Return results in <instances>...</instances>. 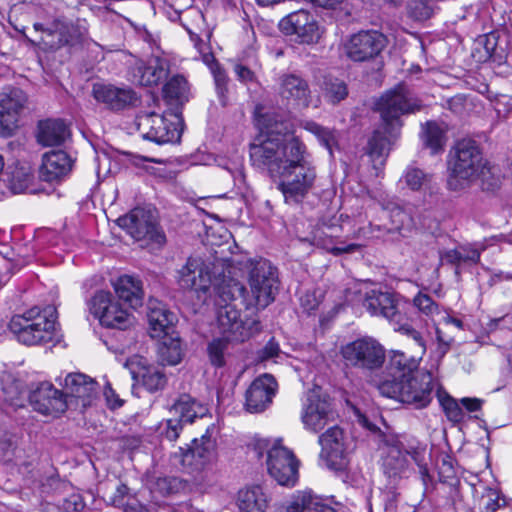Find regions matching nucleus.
<instances>
[{
    "instance_id": "nucleus-46",
    "label": "nucleus",
    "mask_w": 512,
    "mask_h": 512,
    "mask_svg": "<svg viewBox=\"0 0 512 512\" xmlns=\"http://www.w3.org/2000/svg\"><path fill=\"white\" fill-rule=\"evenodd\" d=\"M408 455L410 453H403L397 447H391L385 459V466L390 468L393 474L400 473L408 465Z\"/></svg>"
},
{
    "instance_id": "nucleus-24",
    "label": "nucleus",
    "mask_w": 512,
    "mask_h": 512,
    "mask_svg": "<svg viewBox=\"0 0 512 512\" xmlns=\"http://www.w3.org/2000/svg\"><path fill=\"white\" fill-rule=\"evenodd\" d=\"M168 71V60L160 56H152L147 61L136 60L131 68L132 81L142 86L158 85Z\"/></svg>"
},
{
    "instance_id": "nucleus-35",
    "label": "nucleus",
    "mask_w": 512,
    "mask_h": 512,
    "mask_svg": "<svg viewBox=\"0 0 512 512\" xmlns=\"http://www.w3.org/2000/svg\"><path fill=\"white\" fill-rule=\"evenodd\" d=\"M232 342L236 341L223 335L208 341L206 353L209 363L214 368L226 366L228 359L232 356Z\"/></svg>"
},
{
    "instance_id": "nucleus-44",
    "label": "nucleus",
    "mask_w": 512,
    "mask_h": 512,
    "mask_svg": "<svg viewBox=\"0 0 512 512\" xmlns=\"http://www.w3.org/2000/svg\"><path fill=\"white\" fill-rule=\"evenodd\" d=\"M316 500L310 494H302L288 504L278 506L274 512H309L308 509L314 507Z\"/></svg>"
},
{
    "instance_id": "nucleus-8",
    "label": "nucleus",
    "mask_w": 512,
    "mask_h": 512,
    "mask_svg": "<svg viewBox=\"0 0 512 512\" xmlns=\"http://www.w3.org/2000/svg\"><path fill=\"white\" fill-rule=\"evenodd\" d=\"M439 361V358L433 360L430 368L422 372L420 379H418V409L426 407L436 396L448 419L453 422H460L463 419L461 407L439 385L436 375Z\"/></svg>"
},
{
    "instance_id": "nucleus-23",
    "label": "nucleus",
    "mask_w": 512,
    "mask_h": 512,
    "mask_svg": "<svg viewBox=\"0 0 512 512\" xmlns=\"http://www.w3.org/2000/svg\"><path fill=\"white\" fill-rule=\"evenodd\" d=\"M74 160L63 150H52L42 156L39 176L43 181L59 183L71 173Z\"/></svg>"
},
{
    "instance_id": "nucleus-59",
    "label": "nucleus",
    "mask_w": 512,
    "mask_h": 512,
    "mask_svg": "<svg viewBox=\"0 0 512 512\" xmlns=\"http://www.w3.org/2000/svg\"><path fill=\"white\" fill-rule=\"evenodd\" d=\"M104 394L110 407L117 408L122 406V400L115 396L114 391L110 387L107 390H105Z\"/></svg>"
},
{
    "instance_id": "nucleus-16",
    "label": "nucleus",
    "mask_w": 512,
    "mask_h": 512,
    "mask_svg": "<svg viewBox=\"0 0 512 512\" xmlns=\"http://www.w3.org/2000/svg\"><path fill=\"white\" fill-rule=\"evenodd\" d=\"M214 430L213 426L208 427L200 439L192 441L190 448L185 451L180 448L183 467L198 471L216 459V440L212 437Z\"/></svg>"
},
{
    "instance_id": "nucleus-58",
    "label": "nucleus",
    "mask_w": 512,
    "mask_h": 512,
    "mask_svg": "<svg viewBox=\"0 0 512 512\" xmlns=\"http://www.w3.org/2000/svg\"><path fill=\"white\" fill-rule=\"evenodd\" d=\"M22 179L19 181V183H16V176L13 175L11 180V188L15 193L22 192L25 188L28 187V183L30 181V175L29 173H22Z\"/></svg>"
},
{
    "instance_id": "nucleus-53",
    "label": "nucleus",
    "mask_w": 512,
    "mask_h": 512,
    "mask_svg": "<svg viewBox=\"0 0 512 512\" xmlns=\"http://www.w3.org/2000/svg\"><path fill=\"white\" fill-rule=\"evenodd\" d=\"M301 307L307 313L315 311L319 306V301L314 293L306 292L300 298Z\"/></svg>"
},
{
    "instance_id": "nucleus-28",
    "label": "nucleus",
    "mask_w": 512,
    "mask_h": 512,
    "mask_svg": "<svg viewBox=\"0 0 512 512\" xmlns=\"http://www.w3.org/2000/svg\"><path fill=\"white\" fill-rule=\"evenodd\" d=\"M280 94L298 106L307 107L310 103L308 83L296 74H285L281 77Z\"/></svg>"
},
{
    "instance_id": "nucleus-50",
    "label": "nucleus",
    "mask_w": 512,
    "mask_h": 512,
    "mask_svg": "<svg viewBox=\"0 0 512 512\" xmlns=\"http://www.w3.org/2000/svg\"><path fill=\"white\" fill-rule=\"evenodd\" d=\"M458 251L462 264H476L480 259V251L473 246H461Z\"/></svg>"
},
{
    "instance_id": "nucleus-31",
    "label": "nucleus",
    "mask_w": 512,
    "mask_h": 512,
    "mask_svg": "<svg viewBox=\"0 0 512 512\" xmlns=\"http://www.w3.org/2000/svg\"><path fill=\"white\" fill-rule=\"evenodd\" d=\"M68 136V127L62 120L48 119L38 124L37 140L43 146L61 145Z\"/></svg>"
},
{
    "instance_id": "nucleus-54",
    "label": "nucleus",
    "mask_w": 512,
    "mask_h": 512,
    "mask_svg": "<svg viewBox=\"0 0 512 512\" xmlns=\"http://www.w3.org/2000/svg\"><path fill=\"white\" fill-rule=\"evenodd\" d=\"M439 258L442 263H449V264L456 265L457 266L456 274L459 273L458 267H460L462 265V262H461V255H460V252L458 251V248L446 251L444 254H440Z\"/></svg>"
},
{
    "instance_id": "nucleus-57",
    "label": "nucleus",
    "mask_w": 512,
    "mask_h": 512,
    "mask_svg": "<svg viewBox=\"0 0 512 512\" xmlns=\"http://www.w3.org/2000/svg\"><path fill=\"white\" fill-rule=\"evenodd\" d=\"M460 403L469 412H476L482 406V401L478 398L464 397L460 400Z\"/></svg>"
},
{
    "instance_id": "nucleus-32",
    "label": "nucleus",
    "mask_w": 512,
    "mask_h": 512,
    "mask_svg": "<svg viewBox=\"0 0 512 512\" xmlns=\"http://www.w3.org/2000/svg\"><path fill=\"white\" fill-rule=\"evenodd\" d=\"M48 36H56L57 42L51 47L60 48L63 46H74L80 42L81 33L72 22L63 19L54 20L46 29Z\"/></svg>"
},
{
    "instance_id": "nucleus-30",
    "label": "nucleus",
    "mask_w": 512,
    "mask_h": 512,
    "mask_svg": "<svg viewBox=\"0 0 512 512\" xmlns=\"http://www.w3.org/2000/svg\"><path fill=\"white\" fill-rule=\"evenodd\" d=\"M114 290L118 298L131 308L136 309L142 305L144 291L140 279L123 275L114 283Z\"/></svg>"
},
{
    "instance_id": "nucleus-27",
    "label": "nucleus",
    "mask_w": 512,
    "mask_h": 512,
    "mask_svg": "<svg viewBox=\"0 0 512 512\" xmlns=\"http://www.w3.org/2000/svg\"><path fill=\"white\" fill-rule=\"evenodd\" d=\"M363 306L371 315L383 316L391 321H398L397 303L390 292L371 290L367 292Z\"/></svg>"
},
{
    "instance_id": "nucleus-25",
    "label": "nucleus",
    "mask_w": 512,
    "mask_h": 512,
    "mask_svg": "<svg viewBox=\"0 0 512 512\" xmlns=\"http://www.w3.org/2000/svg\"><path fill=\"white\" fill-rule=\"evenodd\" d=\"M276 386V381L270 374L256 378L246 391L247 410L252 413L264 411L272 402Z\"/></svg>"
},
{
    "instance_id": "nucleus-49",
    "label": "nucleus",
    "mask_w": 512,
    "mask_h": 512,
    "mask_svg": "<svg viewBox=\"0 0 512 512\" xmlns=\"http://www.w3.org/2000/svg\"><path fill=\"white\" fill-rule=\"evenodd\" d=\"M281 444L276 441H271L269 439H263V438H255L252 443L250 444V448L252 451L256 454L257 458H262L264 454H267V457L269 456V451L276 446H280Z\"/></svg>"
},
{
    "instance_id": "nucleus-38",
    "label": "nucleus",
    "mask_w": 512,
    "mask_h": 512,
    "mask_svg": "<svg viewBox=\"0 0 512 512\" xmlns=\"http://www.w3.org/2000/svg\"><path fill=\"white\" fill-rule=\"evenodd\" d=\"M321 88L325 100L334 105L344 100L348 95L346 83L335 77H324Z\"/></svg>"
},
{
    "instance_id": "nucleus-42",
    "label": "nucleus",
    "mask_w": 512,
    "mask_h": 512,
    "mask_svg": "<svg viewBox=\"0 0 512 512\" xmlns=\"http://www.w3.org/2000/svg\"><path fill=\"white\" fill-rule=\"evenodd\" d=\"M423 140L425 146L430 149L431 154H437L443 150L445 142L444 131L438 124L428 122L424 130Z\"/></svg>"
},
{
    "instance_id": "nucleus-33",
    "label": "nucleus",
    "mask_w": 512,
    "mask_h": 512,
    "mask_svg": "<svg viewBox=\"0 0 512 512\" xmlns=\"http://www.w3.org/2000/svg\"><path fill=\"white\" fill-rule=\"evenodd\" d=\"M173 411L184 423H192L196 418L204 417L208 409L189 394H181L172 406Z\"/></svg>"
},
{
    "instance_id": "nucleus-61",
    "label": "nucleus",
    "mask_w": 512,
    "mask_h": 512,
    "mask_svg": "<svg viewBox=\"0 0 512 512\" xmlns=\"http://www.w3.org/2000/svg\"><path fill=\"white\" fill-rule=\"evenodd\" d=\"M124 512H148V511L140 503H131V504H127L125 506Z\"/></svg>"
},
{
    "instance_id": "nucleus-51",
    "label": "nucleus",
    "mask_w": 512,
    "mask_h": 512,
    "mask_svg": "<svg viewBox=\"0 0 512 512\" xmlns=\"http://www.w3.org/2000/svg\"><path fill=\"white\" fill-rule=\"evenodd\" d=\"M279 345L271 339L260 351H259V359L261 361H266L276 357L279 353Z\"/></svg>"
},
{
    "instance_id": "nucleus-64",
    "label": "nucleus",
    "mask_w": 512,
    "mask_h": 512,
    "mask_svg": "<svg viewBox=\"0 0 512 512\" xmlns=\"http://www.w3.org/2000/svg\"><path fill=\"white\" fill-rule=\"evenodd\" d=\"M399 331H402L404 334H407L411 336L412 338L416 339L415 331L411 325H401L398 329Z\"/></svg>"
},
{
    "instance_id": "nucleus-15",
    "label": "nucleus",
    "mask_w": 512,
    "mask_h": 512,
    "mask_svg": "<svg viewBox=\"0 0 512 512\" xmlns=\"http://www.w3.org/2000/svg\"><path fill=\"white\" fill-rule=\"evenodd\" d=\"M267 470L278 484L294 486L298 479L299 462L288 448L280 445L269 451L266 459Z\"/></svg>"
},
{
    "instance_id": "nucleus-2",
    "label": "nucleus",
    "mask_w": 512,
    "mask_h": 512,
    "mask_svg": "<svg viewBox=\"0 0 512 512\" xmlns=\"http://www.w3.org/2000/svg\"><path fill=\"white\" fill-rule=\"evenodd\" d=\"M411 93L406 84L399 83L387 90L375 103L380 113L382 124L368 140L367 154L373 167L381 169L389 155L392 141L401 126L400 117L413 110Z\"/></svg>"
},
{
    "instance_id": "nucleus-55",
    "label": "nucleus",
    "mask_w": 512,
    "mask_h": 512,
    "mask_svg": "<svg viewBox=\"0 0 512 512\" xmlns=\"http://www.w3.org/2000/svg\"><path fill=\"white\" fill-rule=\"evenodd\" d=\"M129 488L125 484H119L114 495L110 499V503L115 507L123 505L124 497L127 495Z\"/></svg>"
},
{
    "instance_id": "nucleus-21",
    "label": "nucleus",
    "mask_w": 512,
    "mask_h": 512,
    "mask_svg": "<svg viewBox=\"0 0 512 512\" xmlns=\"http://www.w3.org/2000/svg\"><path fill=\"white\" fill-rule=\"evenodd\" d=\"M386 46L385 36L378 31H361L351 36L345 48L353 61H366L377 56Z\"/></svg>"
},
{
    "instance_id": "nucleus-14",
    "label": "nucleus",
    "mask_w": 512,
    "mask_h": 512,
    "mask_svg": "<svg viewBox=\"0 0 512 512\" xmlns=\"http://www.w3.org/2000/svg\"><path fill=\"white\" fill-rule=\"evenodd\" d=\"M345 361L358 368L374 370L382 366L385 360L383 346L370 337L352 341L342 347Z\"/></svg>"
},
{
    "instance_id": "nucleus-5",
    "label": "nucleus",
    "mask_w": 512,
    "mask_h": 512,
    "mask_svg": "<svg viewBox=\"0 0 512 512\" xmlns=\"http://www.w3.org/2000/svg\"><path fill=\"white\" fill-rule=\"evenodd\" d=\"M387 368L393 379L381 382L378 385L379 393L402 403L416 402V361L414 357L407 356L400 350H391Z\"/></svg>"
},
{
    "instance_id": "nucleus-37",
    "label": "nucleus",
    "mask_w": 512,
    "mask_h": 512,
    "mask_svg": "<svg viewBox=\"0 0 512 512\" xmlns=\"http://www.w3.org/2000/svg\"><path fill=\"white\" fill-rule=\"evenodd\" d=\"M216 292V305H226L232 303L238 298H245L246 288L242 283L234 279L222 280L221 283L216 284L214 288Z\"/></svg>"
},
{
    "instance_id": "nucleus-9",
    "label": "nucleus",
    "mask_w": 512,
    "mask_h": 512,
    "mask_svg": "<svg viewBox=\"0 0 512 512\" xmlns=\"http://www.w3.org/2000/svg\"><path fill=\"white\" fill-rule=\"evenodd\" d=\"M338 413L332 399L320 388L309 390L302 403L300 419L304 428L318 433L329 423L336 421Z\"/></svg>"
},
{
    "instance_id": "nucleus-7",
    "label": "nucleus",
    "mask_w": 512,
    "mask_h": 512,
    "mask_svg": "<svg viewBox=\"0 0 512 512\" xmlns=\"http://www.w3.org/2000/svg\"><path fill=\"white\" fill-rule=\"evenodd\" d=\"M117 225L134 240L144 242L147 246L161 247L166 242V236L151 210L136 207L126 215L119 217Z\"/></svg>"
},
{
    "instance_id": "nucleus-62",
    "label": "nucleus",
    "mask_w": 512,
    "mask_h": 512,
    "mask_svg": "<svg viewBox=\"0 0 512 512\" xmlns=\"http://www.w3.org/2000/svg\"><path fill=\"white\" fill-rule=\"evenodd\" d=\"M358 421L362 426H364L365 428H367L368 430H370L372 432H375L378 429L376 427V425L369 422V420L367 419V417L365 415L359 414Z\"/></svg>"
},
{
    "instance_id": "nucleus-18",
    "label": "nucleus",
    "mask_w": 512,
    "mask_h": 512,
    "mask_svg": "<svg viewBox=\"0 0 512 512\" xmlns=\"http://www.w3.org/2000/svg\"><path fill=\"white\" fill-rule=\"evenodd\" d=\"M135 124L144 139L157 144L173 142L177 136L173 124L164 116L155 112L137 115Z\"/></svg>"
},
{
    "instance_id": "nucleus-11",
    "label": "nucleus",
    "mask_w": 512,
    "mask_h": 512,
    "mask_svg": "<svg viewBox=\"0 0 512 512\" xmlns=\"http://www.w3.org/2000/svg\"><path fill=\"white\" fill-rule=\"evenodd\" d=\"M321 446L319 462L332 471H344L349 464L347 437L344 430L334 425L318 437Z\"/></svg>"
},
{
    "instance_id": "nucleus-41",
    "label": "nucleus",
    "mask_w": 512,
    "mask_h": 512,
    "mask_svg": "<svg viewBox=\"0 0 512 512\" xmlns=\"http://www.w3.org/2000/svg\"><path fill=\"white\" fill-rule=\"evenodd\" d=\"M311 243L317 247L332 252L334 255L353 252L359 248L358 244H350L344 247L333 246L332 236L327 234L323 229L314 231Z\"/></svg>"
},
{
    "instance_id": "nucleus-52",
    "label": "nucleus",
    "mask_w": 512,
    "mask_h": 512,
    "mask_svg": "<svg viewBox=\"0 0 512 512\" xmlns=\"http://www.w3.org/2000/svg\"><path fill=\"white\" fill-rule=\"evenodd\" d=\"M437 310V305L426 294L418 293V311L426 315H432Z\"/></svg>"
},
{
    "instance_id": "nucleus-20",
    "label": "nucleus",
    "mask_w": 512,
    "mask_h": 512,
    "mask_svg": "<svg viewBox=\"0 0 512 512\" xmlns=\"http://www.w3.org/2000/svg\"><path fill=\"white\" fill-rule=\"evenodd\" d=\"M176 281L183 290L206 292L212 284L209 266L199 257H189L178 271Z\"/></svg>"
},
{
    "instance_id": "nucleus-43",
    "label": "nucleus",
    "mask_w": 512,
    "mask_h": 512,
    "mask_svg": "<svg viewBox=\"0 0 512 512\" xmlns=\"http://www.w3.org/2000/svg\"><path fill=\"white\" fill-rule=\"evenodd\" d=\"M305 129L316 136L321 145L329 150L332 154V149L337 142L336 131L323 127L316 122H307Z\"/></svg>"
},
{
    "instance_id": "nucleus-3",
    "label": "nucleus",
    "mask_w": 512,
    "mask_h": 512,
    "mask_svg": "<svg viewBox=\"0 0 512 512\" xmlns=\"http://www.w3.org/2000/svg\"><path fill=\"white\" fill-rule=\"evenodd\" d=\"M448 167L451 172L448 184L457 190L464 183L480 179L483 189L495 190L501 179L497 169L483 159L480 149L472 139H462L455 143L449 152Z\"/></svg>"
},
{
    "instance_id": "nucleus-60",
    "label": "nucleus",
    "mask_w": 512,
    "mask_h": 512,
    "mask_svg": "<svg viewBox=\"0 0 512 512\" xmlns=\"http://www.w3.org/2000/svg\"><path fill=\"white\" fill-rule=\"evenodd\" d=\"M402 181H404L412 191L416 190V169H409Z\"/></svg>"
},
{
    "instance_id": "nucleus-1",
    "label": "nucleus",
    "mask_w": 512,
    "mask_h": 512,
    "mask_svg": "<svg viewBox=\"0 0 512 512\" xmlns=\"http://www.w3.org/2000/svg\"><path fill=\"white\" fill-rule=\"evenodd\" d=\"M307 155L306 146L287 120L269 123L266 138L250 145L253 165L279 178L278 189L289 205L300 204L313 187L316 172Z\"/></svg>"
},
{
    "instance_id": "nucleus-13",
    "label": "nucleus",
    "mask_w": 512,
    "mask_h": 512,
    "mask_svg": "<svg viewBox=\"0 0 512 512\" xmlns=\"http://www.w3.org/2000/svg\"><path fill=\"white\" fill-rule=\"evenodd\" d=\"M28 109V96L20 88L6 87L0 93V135L10 137Z\"/></svg>"
},
{
    "instance_id": "nucleus-34",
    "label": "nucleus",
    "mask_w": 512,
    "mask_h": 512,
    "mask_svg": "<svg viewBox=\"0 0 512 512\" xmlns=\"http://www.w3.org/2000/svg\"><path fill=\"white\" fill-rule=\"evenodd\" d=\"M147 316L152 337H160L162 334H169V330L172 329L175 320V315L167 310L164 305L160 303H150Z\"/></svg>"
},
{
    "instance_id": "nucleus-29",
    "label": "nucleus",
    "mask_w": 512,
    "mask_h": 512,
    "mask_svg": "<svg viewBox=\"0 0 512 512\" xmlns=\"http://www.w3.org/2000/svg\"><path fill=\"white\" fill-rule=\"evenodd\" d=\"M269 501L267 493L260 485L247 486L237 493L239 512H266Z\"/></svg>"
},
{
    "instance_id": "nucleus-39",
    "label": "nucleus",
    "mask_w": 512,
    "mask_h": 512,
    "mask_svg": "<svg viewBox=\"0 0 512 512\" xmlns=\"http://www.w3.org/2000/svg\"><path fill=\"white\" fill-rule=\"evenodd\" d=\"M188 82L182 75L171 77L163 87V95L171 102H183L187 100Z\"/></svg>"
},
{
    "instance_id": "nucleus-22",
    "label": "nucleus",
    "mask_w": 512,
    "mask_h": 512,
    "mask_svg": "<svg viewBox=\"0 0 512 512\" xmlns=\"http://www.w3.org/2000/svg\"><path fill=\"white\" fill-rule=\"evenodd\" d=\"M280 30L286 35H295L302 43H312L318 38V24L306 10H298L281 19Z\"/></svg>"
},
{
    "instance_id": "nucleus-47",
    "label": "nucleus",
    "mask_w": 512,
    "mask_h": 512,
    "mask_svg": "<svg viewBox=\"0 0 512 512\" xmlns=\"http://www.w3.org/2000/svg\"><path fill=\"white\" fill-rule=\"evenodd\" d=\"M183 424L184 422L178 417L167 419L161 434L171 442L176 441L183 429Z\"/></svg>"
},
{
    "instance_id": "nucleus-19",
    "label": "nucleus",
    "mask_w": 512,
    "mask_h": 512,
    "mask_svg": "<svg viewBox=\"0 0 512 512\" xmlns=\"http://www.w3.org/2000/svg\"><path fill=\"white\" fill-rule=\"evenodd\" d=\"M29 402L33 409L44 415L58 416L67 409L64 392L56 389L49 382H41L29 394Z\"/></svg>"
},
{
    "instance_id": "nucleus-10",
    "label": "nucleus",
    "mask_w": 512,
    "mask_h": 512,
    "mask_svg": "<svg viewBox=\"0 0 512 512\" xmlns=\"http://www.w3.org/2000/svg\"><path fill=\"white\" fill-rule=\"evenodd\" d=\"M217 324L221 335L236 342H244L261 331L257 317H241L240 310L233 303H226L217 308Z\"/></svg>"
},
{
    "instance_id": "nucleus-12",
    "label": "nucleus",
    "mask_w": 512,
    "mask_h": 512,
    "mask_svg": "<svg viewBox=\"0 0 512 512\" xmlns=\"http://www.w3.org/2000/svg\"><path fill=\"white\" fill-rule=\"evenodd\" d=\"M88 305L90 312L99 319L104 327L126 330L133 324L134 317L113 300L110 292L97 291Z\"/></svg>"
},
{
    "instance_id": "nucleus-36",
    "label": "nucleus",
    "mask_w": 512,
    "mask_h": 512,
    "mask_svg": "<svg viewBox=\"0 0 512 512\" xmlns=\"http://www.w3.org/2000/svg\"><path fill=\"white\" fill-rule=\"evenodd\" d=\"M157 354L162 365H177L183 357L180 339L165 335L158 345Z\"/></svg>"
},
{
    "instance_id": "nucleus-40",
    "label": "nucleus",
    "mask_w": 512,
    "mask_h": 512,
    "mask_svg": "<svg viewBox=\"0 0 512 512\" xmlns=\"http://www.w3.org/2000/svg\"><path fill=\"white\" fill-rule=\"evenodd\" d=\"M188 488V483L178 477L165 476L155 480L152 490L162 496L178 494Z\"/></svg>"
},
{
    "instance_id": "nucleus-56",
    "label": "nucleus",
    "mask_w": 512,
    "mask_h": 512,
    "mask_svg": "<svg viewBox=\"0 0 512 512\" xmlns=\"http://www.w3.org/2000/svg\"><path fill=\"white\" fill-rule=\"evenodd\" d=\"M234 71L238 79L242 82H251L254 79V73L246 66L237 64L234 67Z\"/></svg>"
},
{
    "instance_id": "nucleus-48",
    "label": "nucleus",
    "mask_w": 512,
    "mask_h": 512,
    "mask_svg": "<svg viewBox=\"0 0 512 512\" xmlns=\"http://www.w3.org/2000/svg\"><path fill=\"white\" fill-rule=\"evenodd\" d=\"M213 76H214L216 92L218 94L221 104L223 106H225L226 102H227L226 92H227L228 77H227L226 73L220 68L213 70Z\"/></svg>"
},
{
    "instance_id": "nucleus-45",
    "label": "nucleus",
    "mask_w": 512,
    "mask_h": 512,
    "mask_svg": "<svg viewBox=\"0 0 512 512\" xmlns=\"http://www.w3.org/2000/svg\"><path fill=\"white\" fill-rule=\"evenodd\" d=\"M166 381L165 374L156 368H148L142 374V384L150 392L163 389Z\"/></svg>"
},
{
    "instance_id": "nucleus-63",
    "label": "nucleus",
    "mask_w": 512,
    "mask_h": 512,
    "mask_svg": "<svg viewBox=\"0 0 512 512\" xmlns=\"http://www.w3.org/2000/svg\"><path fill=\"white\" fill-rule=\"evenodd\" d=\"M443 320L446 324H452L454 325L455 327H457L458 329H462L463 328V323L461 320L457 319V318H453L449 315H446L443 317Z\"/></svg>"
},
{
    "instance_id": "nucleus-6",
    "label": "nucleus",
    "mask_w": 512,
    "mask_h": 512,
    "mask_svg": "<svg viewBox=\"0 0 512 512\" xmlns=\"http://www.w3.org/2000/svg\"><path fill=\"white\" fill-rule=\"evenodd\" d=\"M249 267L251 297H245L244 304L247 309H264L274 301L278 291L277 269L266 259L249 260Z\"/></svg>"
},
{
    "instance_id": "nucleus-4",
    "label": "nucleus",
    "mask_w": 512,
    "mask_h": 512,
    "mask_svg": "<svg viewBox=\"0 0 512 512\" xmlns=\"http://www.w3.org/2000/svg\"><path fill=\"white\" fill-rule=\"evenodd\" d=\"M56 319L55 307L34 306L22 314L14 315L8 327L16 339L24 345H45L55 340Z\"/></svg>"
},
{
    "instance_id": "nucleus-17",
    "label": "nucleus",
    "mask_w": 512,
    "mask_h": 512,
    "mask_svg": "<svg viewBox=\"0 0 512 512\" xmlns=\"http://www.w3.org/2000/svg\"><path fill=\"white\" fill-rule=\"evenodd\" d=\"M94 99L108 109L121 111L136 107L140 102L138 94L128 86L95 83L92 89Z\"/></svg>"
},
{
    "instance_id": "nucleus-26",
    "label": "nucleus",
    "mask_w": 512,
    "mask_h": 512,
    "mask_svg": "<svg viewBox=\"0 0 512 512\" xmlns=\"http://www.w3.org/2000/svg\"><path fill=\"white\" fill-rule=\"evenodd\" d=\"M63 392L67 404L74 398L86 408L97 396V382L82 373H71L65 378Z\"/></svg>"
}]
</instances>
